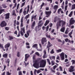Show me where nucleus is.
Returning <instances> with one entry per match:
<instances>
[{"label": "nucleus", "mask_w": 75, "mask_h": 75, "mask_svg": "<svg viewBox=\"0 0 75 75\" xmlns=\"http://www.w3.org/2000/svg\"><path fill=\"white\" fill-rule=\"evenodd\" d=\"M40 61H41V58H38L37 60L35 61V63L33 65V66L35 68L37 69L38 68L39 63H40Z\"/></svg>", "instance_id": "1"}, {"label": "nucleus", "mask_w": 75, "mask_h": 75, "mask_svg": "<svg viewBox=\"0 0 75 75\" xmlns=\"http://www.w3.org/2000/svg\"><path fill=\"white\" fill-rule=\"evenodd\" d=\"M47 38L45 37H43L42 38L41 40V42L42 45H44V46H45L47 45Z\"/></svg>", "instance_id": "2"}, {"label": "nucleus", "mask_w": 75, "mask_h": 75, "mask_svg": "<svg viewBox=\"0 0 75 75\" xmlns=\"http://www.w3.org/2000/svg\"><path fill=\"white\" fill-rule=\"evenodd\" d=\"M57 24L59 25L60 27L61 26V25H62V27H63L64 25H65V22L63 20H59L57 22Z\"/></svg>", "instance_id": "3"}, {"label": "nucleus", "mask_w": 75, "mask_h": 75, "mask_svg": "<svg viewBox=\"0 0 75 75\" xmlns=\"http://www.w3.org/2000/svg\"><path fill=\"white\" fill-rule=\"evenodd\" d=\"M40 67H44L46 65V60H42L40 61Z\"/></svg>", "instance_id": "4"}, {"label": "nucleus", "mask_w": 75, "mask_h": 75, "mask_svg": "<svg viewBox=\"0 0 75 75\" xmlns=\"http://www.w3.org/2000/svg\"><path fill=\"white\" fill-rule=\"evenodd\" d=\"M0 25L1 27H4L7 26V23L5 21H3L0 23Z\"/></svg>", "instance_id": "5"}, {"label": "nucleus", "mask_w": 75, "mask_h": 75, "mask_svg": "<svg viewBox=\"0 0 75 75\" xmlns=\"http://www.w3.org/2000/svg\"><path fill=\"white\" fill-rule=\"evenodd\" d=\"M22 31H23V32ZM20 33L21 35H22V36H23L24 35V34L25 33V27L24 26L23 28H22ZM23 33H24V34H23Z\"/></svg>", "instance_id": "6"}, {"label": "nucleus", "mask_w": 75, "mask_h": 75, "mask_svg": "<svg viewBox=\"0 0 75 75\" xmlns=\"http://www.w3.org/2000/svg\"><path fill=\"white\" fill-rule=\"evenodd\" d=\"M16 24L17 25H20V22L18 21H16V20H15L13 21V25L14 27L15 28H16Z\"/></svg>", "instance_id": "7"}, {"label": "nucleus", "mask_w": 75, "mask_h": 75, "mask_svg": "<svg viewBox=\"0 0 75 75\" xmlns=\"http://www.w3.org/2000/svg\"><path fill=\"white\" fill-rule=\"evenodd\" d=\"M70 25H73L75 23V21L74 19V18H71L69 21Z\"/></svg>", "instance_id": "8"}, {"label": "nucleus", "mask_w": 75, "mask_h": 75, "mask_svg": "<svg viewBox=\"0 0 75 75\" xmlns=\"http://www.w3.org/2000/svg\"><path fill=\"white\" fill-rule=\"evenodd\" d=\"M51 11H46L45 12V14L47 15L46 16V17H47V18H48L50 16V15H51Z\"/></svg>", "instance_id": "9"}, {"label": "nucleus", "mask_w": 75, "mask_h": 75, "mask_svg": "<svg viewBox=\"0 0 75 75\" xmlns=\"http://www.w3.org/2000/svg\"><path fill=\"white\" fill-rule=\"evenodd\" d=\"M52 44H51L50 41H48L47 45V48H48V51H49L50 50V47H52Z\"/></svg>", "instance_id": "10"}, {"label": "nucleus", "mask_w": 75, "mask_h": 75, "mask_svg": "<svg viewBox=\"0 0 75 75\" xmlns=\"http://www.w3.org/2000/svg\"><path fill=\"white\" fill-rule=\"evenodd\" d=\"M58 8V5H54L53 7V9L54 10V11L53 12V13H56L57 11V9Z\"/></svg>", "instance_id": "11"}, {"label": "nucleus", "mask_w": 75, "mask_h": 75, "mask_svg": "<svg viewBox=\"0 0 75 75\" xmlns=\"http://www.w3.org/2000/svg\"><path fill=\"white\" fill-rule=\"evenodd\" d=\"M64 40L66 42H70V43H72V44H74V40H70L68 38H66Z\"/></svg>", "instance_id": "12"}, {"label": "nucleus", "mask_w": 75, "mask_h": 75, "mask_svg": "<svg viewBox=\"0 0 75 75\" xmlns=\"http://www.w3.org/2000/svg\"><path fill=\"white\" fill-rule=\"evenodd\" d=\"M65 55V53L64 52H62L60 54V56L61 57V58L62 61V60H64L65 58H64V55Z\"/></svg>", "instance_id": "13"}, {"label": "nucleus", "mask_w": 75, "mask_h": 75, "mask_svg": "<svg viewBox=\"0 0 75 75\" xmlns=\"http://www.w3.org/2000/svg\"><path fill=\"white\" fill-rule=\"evenodd\" d=\"M10 13H7L5 14V19H8L10 18Z\"/></svg>", "instance_id": "14"}, {"label": "nucleus", "mask_w": 75, "mask_h": 75, "mask_svg": "<svg viewBox=\"0 0 75 75\" xmlns=\"http://www.w3.org/2000/svg\"><path fill=\"white\" fill-rule=\"evenodd\" d=\"M25 55V62H26L27 61V59L29 58V57H30V56L28 55V54H26Z\"/></svg>", "instance_id": "15"}, {"label": "nucleus", "mask_w": 75, "mask_h": 75, "mask_svg": "<svg viewBox=\"0 0 75 75\" xmlns=\"http://www.w3.org/2000/svg\"><path fill=\"white\" fill-rule=\"evenodd\" d=\"M37 15H36L35 16H31V21H33V19L34 18V20H37Z\"/></svg>", "instance_id": "16"}, {"label": "nucleus", "mask_w": 75, "mask_h": 75, "mask_svg": "<svg viewBox=\"0 0 75 75\" xmlns=\"http://www.w3.org/2000/svg\"><path fill=\"white\" fill-rule=\"evenodd\" d=\"M10 46V43H8L6 44L4 46L5 48H9Z\"/></svg>", "instance_id": "17"}, {"label": "nucleus", "mask_w": 75, "mask_h": 75, "mask_svg": "<svg viewBox=\"0 0 75 75\" xmlns=\"http://www.w3.org/2000/svg\"><path fill=\"white\" fill-rule=\"evenodd\" d=\"M65 30V28L64 27H62L60 29V31L61 32H62V33H64Z\"/></svg>", "instance_id": "18"}, {"label": "nucleus", "mask_w": 75, "mask_h": 75, "mask_svg": "<svg viewBox=\"0 0 75 75\" xmlns=\"http://www.w3.org/2000/svg\"><path fill=\"white\" fill-rule=\"evenodd\" d=\"M3 57L4 58H7V57H8V54L7 53H5L3 55Z\"/></svg>", "instance_id": "19"}, {"label": "nucleus", "mask_w": 75, "mask_h": 75, "mask_svg": "<svg viewBox=\"0 0 75 75\" xmlns=\"http://www.w3.org/2000/svg\"><path fill=\"white\" fill-rule=\"evenodd\" d=\"M50 21L49 20H47L46 21L45 23L44 24L45 26H46V25H47L48 24H49V23H50Z\"/></svg>", "instance_id": "20"}, {"label": "nucleus", "mask_w": 75, "mask_h": 75, "mask_svg": "<svg viewBox=\"0 0 75 75\" xmlns=\"http://www.w3.org/2000/svg\"><path fill=\"white\" fill-rule=\"evenodd\" d=\"M38 45V44H34L32 46V48H36V49L38 48V47L37 46Z\"/></svg>", "instance_id": "21"}, {"label": "nucleus", "mask_w": 75, "mask_h": 75, "mask_svg": "<svg viewBox=\"0 0 75 75\" xmlns=\"http://www.w3.org/2000/svg\"><path fill=\"white\" fill-rule=\"evenodd\" d=\"M15 13L16 12H15V10H13L12 12V16H17V15H16Z\"/></svg>", "instance_id": "22"}, {"label": "nucleus", "mask_w": 75, "mask_h": 75, "mask_svg": "<svg viewBox=\"0 0 75 75\" xmlns=\"http://www.w3.org/2000/svg\"><path fill=\"white\" fill-rule=\"evenodd\" d=\"M58 18L56 16L54 19V23H56L57 21H58Z\"/></svg>", "instance_id": "23"}, {"label": "nucleus", "mask_w": 75, "mask_h": 75, "mask_svg": "<svg viewBox=\"0 0 75 75\" xmlns=\"http://www.w3.org/2000/svg\"><path fill=\"white\" fill-rule=\"evenodd\" d=\"M5 10L4 9H0V14H1V13H2L4 12H5L4 11Z\"/></svg>", "instance_id": "24"}, {"label": "nucleus", "mask_w": 75, "mask_h": 75, "mask_svg": "<svg viewBox=\"0 0 75 75\" xmlns=\"http://www.w3.org/2000/svg\"><path fill=\"white\" fill-rule=\"evenodd\" d=\"M8 37L9 38V40H13V39H14V37L13 36H9Z\"/></svg>", "instance_id": "25"}, {"label": "nucleus", "mask_w": 75, "mask_h": 75, "mask_svg": "<svg viewBox=\"0 0 75 75\" xmlns=\"http://www.w3.org/2000/svg\"><path fill=\"white\" fill-rule=\"evenodd\" d=\"M72 14H73V11H71V12L70 14L69 15V17H71L72 16Z\"/></svg>", "instance_id": "26"}, {"label": "nucleus", "mask_w": 75, "mask_h": 75, "mask_svg": "<svg viewBox=\"0 0 75 75\" xmlns=\"http://www.w3.org/2000/svg\"><path fill=\"white\" fill-rule=\"evenodd\" d=\"M30 32H31V30H28L27 31L26 33L27 35H28V36H29V35H30V33H30Z\"/></svg>", "instance_id": "27"}, {"label": "nucleus", "mask_w": 75, "mask_h": 75, "mask_svg": "<svg viewBox=\"0 0 75 75\" xmlns=\"http://www.w3.org/2000/svg\"><path fill=\"white\" fill-rule=\"evenodd\" d=\"M54 50L53 49H52L51 51L50 52V54H54L55 52H54Z\"/></svg>", "instance_id": "28"}, {"label": "nucleus", "mask_w": 75, "mask_h": 75, "mask_svg": "<svg viewBox=\"0 0 75 75\" xmlns=\"http://www.w3.org/2000/svg\"><path fill=\"white\" fill-rule=\"evenodd\" d=\"M45 4L44 3H42V4L40 6V10H41L42 9V7L44 6Z\"/></svg>", "instance_id": "29"}, {"label": "nucleus", "mask_w": 75, "mask_h": 75, "mask_svg": "<svg viewBox=\"0 0 75 75\" xmlns=\"http://www.w3.org/2000/svg\"><path fill=\"white\" fill-rule=\"evenodd\" d=\"M35 21H34L33 23H32V25L33 27H35Z\"/></svg>", "instance_id": "30"}, {"label": "nucleus", "mask_w": 75, "mask_h": 75, "mask_svg": "<svg viewBox=\"0 0 75 75\" xmlns=\"http://www.w3.org/2000/svg\"><path fill=\"white\" fill-rule=\"evenodd\" d=\"M2 7L4 8H7V6H6V5L4 4H3L2 5Z\"/></svg>", "instance_id": "31"}, {"label": "nucleus", "mask_w": 75, "mask_h": 75, "mask_svg": "<svg viewBox=\"0 0 75 75\" xmlns=\"http://www.w3.org/2000/svg\"><path fill=\"white\" fill-rule=\"evenodd\" d=\"M29 16H30V15L29 14H28V15H26L25 18V19H26V20H27V18H28V17H29Z\"/></svg>", "instance_id": "32"}, {"label": "nucleus", "mask_w": 75, "mask_h": 75, "mask_svg": "<svg viewBox=\"0 0 75 75\" xmlns=\"http://www.w3.org/2000/svg\"><path fill=\"white\" fill-rule=\"evenodd\" d=\"M62 51V50L61 49H60L59 50H56L57 52L58 53V52H61Z\"/></svg>", "instance_id": "33"}, {"label": "nucleus", "mask_w": 75, "mask_h": 75, "mask_svg": "<svg viewBox=\"0 0 75 75\" xmlns=\"http://www.w3.org/2000/svg\"><path fill=\"white\" fill-rule=\"evenodd\" d=\"M62 10V9L61 8H60L58 10V13L59 14H60V11H61Z\"/></svg>", "instance_id": "34"}, {"label": "nucleus", "mask_w": 75, "mask_h": 75, "mask_svg": "<svg viewBox=\"0 0 75 75\" xmlns=\"http://www.w3.org/2000/svg\"><path fill=\"white\" fill-rule=\"evenodd\" d=\"M47 62H48L49 65H51V63L50 62V59H47Z\"/></svg>", "instance_id": "35"}, {"label": "nucleus", "mask_w": 75, "mask_h": 75, "mask_svg": "<svg viewBox=\"0 0 75 75\" xmlns=\"http://www.w3.org/2000/svg\"><path fill=\"white\" fill-rule=\"evenodd\" d=\"M75 8V4H74L73 5H72V8L71 9L72 10H74Z\"/></svg>", "instance_id": "36"}, {"label": "nucleus", "mask_w": 75, "mask_h": 75, "mask_svg": "<svg viewBox=\"0 0 75 75\" xmlns=\"http://www.w3.org/2000/svg\"><path fill=\"white\" fill-rule=\"evenodd\" d=\"M5 28L6 30L7 31H8V30H9V29L10 28L8 27H6Z\"/></svg>", "instance_id": "37"}, {"label": "nucleus", "mask_w": 75, "mask_h": 75, "mask_svg": "<svg viewBox=\"0 0 75 75\" xmlns=\"http://www.w3.org/2000/svg\"><path fill=\"white\" fill-rule=\"evenodd\" d=\"M51 62L52 63V66L55 65V62H54V61H51Z\"/></svg>", "instance_id": "38"}, {"label": "nucleus", "mask_w": 75, "mask_h": 75, "mask_svg": "<svg viewBox=\"0 0 75 75\" xmlns=\"http://www.w3.org/2000/svg\"><path fill=\"white\" fill-rule=\"evenodd\" d=\"M53 69L54 70H55V69H56V68H57V65H55L53 67Z\"/></svg>", "instance_id": "39"}, {"label": "nucleus", "mask_w": 75, "mask_h": 75, "mask_svg": "<svg viewBox=\"0 0 75 75\" xmlns=\"http://www.w3.org/2000/svg\"><path fill=\"white\" fill-rule=\"evenodd\" d=\"M69 33V31H68V29H67L65 31V34H68Z\"/></svg>", "instance_id": "40"}, {"label": "nucleus", "mask_w": 75, "mask_h": 75, "mask_svg": "<svg viewBox=\"0 0 75 75\" xmlns=\"http://www.w3.org/2000/svg\"><path fill=\"white\" fill-rule=\"evenodd\" d=\"M48 28H49V26H47L46 27V30H45V32H47L48 31Z\"/></svg>", "instance_id": "41"}, {"label": "nucleus", "mask_w": 75, "mask_h": 75, "mask_svg": "<svg viewBox=\"0 0 75 75\" xmlns=\"http://www.w3.org/2000/svg\"><path fill=\"white\" fill-rule=\"evenodd\" d=\"M46 36L47 38H51V36L50 35H48V34H47L46 35Z\"/></svg>", "instance_id": "42"}, {"label": "nucleus", "mask_w": 75, "mask_h": 75, "mask_svg": "<svg viewBox=\"0 0 75 75\" xmlns=\"http://www.w3.org/2000/svg\"><path fill=\"white\" fill-rule=\"evenodd\" d=\"M43 58L44 59L45 58H47V56L46 55V54H44L43 57Z\"/></svg>", "instance_id": "43"}, {"label": "nucleus", "mask_w": 75, "mask_h": 75, "mask_svg": "<svg viewBox=\"0 0 75 75\" xmlns=\"http://www.w3.org/2000/svg\"><path fill=\"white\" fill-rule=\"evenodd\" d=\"M17 56L18 57H20V52H17Z\"/></svg>", "instance_id": "44"}, {"label": "nucleus", "mask_w": 75, "mask_h": 75, "mask_svg": "<svg viewBox=\"0 0 75 75\" xmlns=\"http://www.w3.org/2000/svg\"><path fill=\"white\" fill-rule=\"evenodd\" d=\"M0 47L3 49H4V47L3 46V45H1V44H0Z\"/></svg>", "instance_id": "45"}, {"label": "nucleus", "mask_w": 75, "mask_h": 75, "mask_svg": "<svg viewBox=\"0 0 75 75\" xmlns=\"http://www.w3.org/2000/svg\"><path fill=\"white\" fill-rule=\"evenodd\" d=\"M23 12V8H21L19 11V14H21Z\"/></svg>", "instance_id": "46"}, {"label": "nucleus", "mask_w": 75, "mask_h": 75, "mask_svg": "<svg viewBox=\"0 0 75 75\" xmlns=\"http://www.w3.org/2000/svg\"><path fill=\"white\" fill-rule=\"evenodd\" d=\"M21 23H23V17H22L21 19Z\"/></svg>", "instance_id": "47"}, {"label": "nucleus", "mask_w": 75, "mask_h": 75, "mask_svg": "<svg viewBox=\"0 0 75 75\" xmlns=\"http://www.w3.org/2000/svg\"><path fill=\"white\" fill-rule=\"evenodd\" d=\"M21 69V68L20 67H19L17 69V71H20Z\"/></svg>", "instance_id": "48"}, {"label": "nucleus", "mask_w": 75, "mask_h": 75, "mask_svg": "<svg viewBox=\"0 0 75 75\" xmlns=\"http://www.w3.org/2000/svg\"><path fill=\"white\" fill-rule=\"evenodd\" d=\"M59 68L60 69V71H63V70H62V67L61 66H59Z\"/></svg>", "instance_id": "49"}, {"label": "nucleus", "mask_w": 75, "mask_h": 75, "mask_svg": "<svg viewBox=\"0 0 75 75\" xmlns=\"http://www.w3.org/2000/svg\"><path fill=\"white\" fill-rule=\"evenodd\" d=\"M18 75H22V71H20L18 72Z\"/></svg>", "instance_id": "50"}, {"label": "nucleus", "mask_w": 75, "mask_h": 75, "mask_svg": "<svg viewBox=\"0 0 75 75\" xmlns=\"http://www.w3.org/2000/svg\"><path fill=\"white\" fill-rule=\"evenodd\" d=\"M25 38H28V35H27L26 33L25 34Z\"/></svg>", "instance_id": "51"}, {"label": "nucleus", "mask_w": 75, "mask_h": 75, "mask_svg": "<svg viewBox=\"0 0 75 75\" xmlns=\"http://www.w3.org/2000/svg\"><path fill=\"white\" fill-rule=\"evenodd\" d=\"M35 55H37L38 56H40V54L38 52H36L35 53Z\"/></svg>", "instance_id": "52"}, {"label": "nucleus", "mask_w": 75, "mask_h": 75, "mask_svg": "<svg viewBox=\"0 0 75 75\" xmlns=\"http://www.w3.org/2000/svg\"><path fill=\"white\" fill-rule=\"evenodd\" d=\"M38 29V27H37V26H36L35 29V30L36 32H37V30Z\"/></svg>", "instance_id": "53"}, {"label": "nucleus", "mask_w": 75, "mask_h": 75, "mask_svg": "<svg viewBox=\"0 0 75 75\" xmlns=\"http://www.w3.org/2000/svg\"><path fill=\"white\" fill-rule=\"evenodd\" d=\"M73 71H74V70H73L71 69H69V71H70V72H73Z\"/></svg>", "instance_id": "54"}, {"label": "nucleus", "mask_w": 75, "mask_h": 75, "mask_svg": "<svg viewBox=\"0 0 75 75\" xmlns=\"http://www.w3.org/2000/svg\"><path fill=\"white\" fill-rule=\"evenodd\" d=\"M41 25H42L41 24H40V25H38L36 27H37L38 28H40L41 27Z\"/></svg>", "instance_id": "55"}, {"label": "nucleus", "mask_w": 75, "mask_h": 75, "mask_svg": "<svg viewBox=\"0 0 75 75\" xmlns=\"http://www.w3.org/2000/svg\"><path fill=\"white\" fill-rule=\"evenodd\" d=\"M20 6V4H18L17 5V10H18V8H19V6Z\"/></svg>", "instance_id": "56"}, {"label": "nucleus", "mask_w": 75, "mask_h": 75, "mask_svg": "<svg viewBox=\"0 0 75 75\" xmlns=\"http://www.w3.org/2000/svg\"><path fill=\"white\" fill-rule=\"evenodd\" d=\"M67 7H68V5H66L65 6L64 10L65 11H66L67 10Z\"/></svg>", "instance_id": "57"}, {"label": "nucleus", "mask_w": 75, "mask_h": 75, "mask_svg": "<svg viewBox=\"0 0 75 75\" xmlns=\"http://www.w3.org/2000/svg\"><path fill=\"white\" fill-rule=\"evenodd\" d=\"M6 74L7 75H11V73H9V71H8L7 72H6Z\"/></svg>", "instance_id": "58"}, {"label": "nucleus", "mask_w": 75, "mask_h": 75, "mask_svg": "<svg viewBox=\"0 0 75 75\" xmlns=\"http://www.w3.org/2000/svg\"><path fill=\"white\" fill-rule=\"evenodd\" d=\"M50 70H51L52 72H55V70H53V69H52V68H51Z\"/></svg>", "instance_id": "59"}, {"label": "nucleus", "mask_w": 75, "mask_h": 75, "mask_svg": "<svg viewBox=\"0 0 75 75\" xmlns=\"http://www.w3.org/2000/svg\"><path fill=\"white\" fill-rule=\"evenodd\" d=\"M7 63L9 64L10 63V60L9 59H8L7 60Z\"/></svg>", "instance_id": "60"}, {"label": "nucleus", "mask_w": 75, "mask_h": 75, "mask_svg": "<svg viewBox=\"0 0 75 75\" xmlns=\"http://www.w3.org/2000/svg\"><path fill=\"white\" fill-rule=\"evenodd\" d=\"M24 26V25H23V23H21V27H23Z\"/></svg>", "instance_id": "61"}, {"label": "nucleus", "mask_w": 75, "mask_h": 75, "mask_svg": "<svg viewBox=\"0 0 75 75\" xmlns=\"http://www.w3.org/2000/svg\"><path fill=\"white\" fill-rule=\"evenodd\" d=\"M71 62H72L73 64H74V63H75V60H71Z\"/></svg>", "instance_id": "62"}, {"label": "nucleus", "mask_w": 75, "mask_h": 75, "mask_svg": "<svg viewBox=\"0 0 75 75\" xmlns=\"http://www.w3.org/2000/svg\"><path fill=\"white\" fill-rule=\"evenodd\" d=\"M45 28H46V27H45V26H43L42 27L43 30H45Z\"/></svg>", "instance_id": "63"}, {"label": "nucleus", "mask_w": 75, "mask_h": 75, "mask_svg": "<svg viewBox=\"0 0 75 75\" xmlns=\"http://www.w3.org/2000/svg\"><path fill=\"white\" fill-rule=\"evenodd\" d=\"M36 55H34V56H33V59H35V57H36Z\"/></svg>", "instance_id": "64"}]
</instances>
